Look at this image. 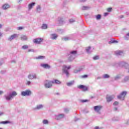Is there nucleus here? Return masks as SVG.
<instances>
[{"instance_id": "1", "label": "nucleus", "mask_w": 129, "mask_h": 129, "mask_svg": "<svg viewBox=\"0 0 129 129\" xmlns=\"http://www.w3.org/2000/svg\"><path fill=\"white\" fill-rule=\"evenodd\" d=\"M76 55H77V50L71 51L70 53L67 55L69 62H72V61H73L74 59H75Z\"/></svg>"}, {"instance_id": "2", "label": "nucleus", "mask_w": 129, "mask_h": 129, "mask_svg": "<svg viewBox=\"0 0 129 129\" xmlns=\"http://www.w3.org/2000/svg\"><path fill=\"white\" fill-rule=\"evenodd\" d=\"M18 95V93L17 92L13 91L12 92L7 93V95H5L4 97H5L6 100L10 101L12 100L14 97L17 96Z\"/></svg>"}, {"instance_id": "3", "label": "nucleus", "mask_w": 129, "mask_h": 129, "mask_svg": "<svg viewBox=\"0 0 129 129\" xmlns=\"http://www.w3.org/2000/svg\"><path fill=\"white\" fill-rule=\"evenodd\" d=\"M71 68V66L67 67V66H63L62 71L63 73H64V74L66 75V76L68 77L69 76V72H68V70Z\"/></svg>"}, {"instance_id": "4", "label": "nucleus", "mask_w": 129, "mask_h": 129, "mask_svg": "<svg viewBox=\"0 0 129 129\" xmlns=\"http://www.w3.org/2000/svg\"><path fill=\"white\" fill-rule=\"evenodd\" d=\"M32 94V92L29 90H27L25 91H22L21 92L22 96H30Z\"/></svg>"}, {"instance_id": "5", "label": "nucleus", "mask_w": 129, "mask_h": 129, "mask_svg": "<svg viewBox=\"0 0 129 129\" xmlns=\"http://www.w3.org/2000/svg\"><path fill=\"white\" fill-rule=\"evenodd\" d=\"M102 108V106H95L94 107V110L97 113H99L100 114V110H101V109Z\"/></svg>"}, {"instance_id": "6", "label": "nucleus", "mask_w": 129, "mask_h": 129, "mask_svg": "<svg viewBox=\"0 0 129 129\" xmlns=\"http://www.w3.org/2000/svg\"><path fill=\"white\" fill-rule=\"evenodd\" d=\"M52 82L49 81H46L45 82L44 86L46 88H51L52 87Z\"/></svg>"}, {"instance_id": "7", "label": "nucleus", "mask_w": 129, "mask_h": 129, "mask_svg": "<svg viewBox=\"0 0 129 129\" xmlns=\"http://www.w3.org/2000/svg\"><path fill=\"white\" fill-rule=\"evenodd\" d=\"M57 24H58L59 26H61V25H63L64 24V20L63 19V18L62 17H58L56 20Z\"/></svg>"}, {"instance_id": "8", "label": "nucleus", "mask_w": 129, "mask_h": 129, "mask_svg": "<svg viewBox=\"0 0 129 129\" xmlns=\"http://www.w3.org/2000/svg\"><path fill=\"white\" fill-rule=\"evenodd\" d=\"M18 37H19V35L14 34L11 35L10 37H9L8 38V40L10 41L11 42V41H12V40H15V39H17V38H18Z\"/></svg>"}, {"instance_id": "9", "label": "nucleus", "mask_w": 129, "mask_h": 129, "mask_svg": "<svg viewBox=\"0 0 129 129\" xmlns=\"http://www.w3.org/2000/svg\"><path fill=\"white\" fill-rule=\"evenodd\" d=\"M78 88L79 89H82V91H87V90H88V88H87V87H86V86L83 85L78 86Z\"/></svg>"}, {"instance_id": "10", "label": "nucleus", "mask_w": 129, "mask_h": 129, "mask_svg": "<svg viewBox=\"0 0 129 129\" xmlns=\"http://www.w3.org/2000/svg\"><path fill=\"white\" fill-rule=\"evenodd\" d=\"M126 94H127V92L126 91H123L119 95L117 96V98L118 99H121L122 96L125 97Z\"/></svg>"}, {"instance_id": "11", "label": "nucleus", "mask_w": 129, "mask_h": 129, "mask_svg": "<svg viewBox=\"0 0 129 129\" xmlns=\"http://www.w3.org/2000/svg\"><path fill=\"white\" fill-rule=\"evenodd\" d=\"M28 78L30 80L33 79H37V75H36V74H30L28 76Z\"/></svg>"}, {"instance_id": "12", "label": "nucleus", "mask_w": 129, "mask_h": 129, "mask_svg": "<svg viewBox=\"0 0 129 129\" xmlns=\"http://www.w3.org/2000/svg\"><path fill=\"white\" fill-rule=\"evenodd\" d=\"M40 66L44 69H50V68H51V66L47 63H41Z\"/></svg>"}, {"instance_id": "13", "label": "nucleus", "mask_w": 129, "mask_h": 129, "mask_svg": "<svg viewBox=\"0 0 129 129\" xmlns=\"http://www.w3.org/2000/svg\"><path fill=\"white\" fill-rule=\"evenodd\" d=\"M113 98H114V96L113 95L109 96L107 95L106 96L107 102H110V101H112Z\"/></svg>"}, {"instance_id": "14", "label": "nucleus", "mask_w": 129, "mask_h": 129, "mask_svg": "<svg viewBox=\"0 0 129 129\" xmlns=\"http://www.w3.org/2000/svg\"><path fill=\"white\" fill-rule=\"evenodd\" d=\"M65 115L64 114H59L55 115V119L57 120L59 119H61V118H64Z\"/></svg>"}, {"instance_id": "15", "label": "nucleus", "mask_w": 129, "mask_h": 129, "mask_svg": "<svg viewBox=\"0 0 129 129\" xmlns=\"http://www.w3.org/2000/svg\"><path fill=\"white\" fill-rule=\"evenodd\" d=\"M42 41H43V39L42 38H36L34 39L33 42L35 44H40Z\"/></svg>"}, {"instance_id": "16", "label": "nucleus", "mask_w": 129, "mask_h": 129, "mask_svg": "<svg viewBox=\"0 0 129 129\" xmlns=\"http://www.w3.org/2000/svg\"><path fill=\"white\" fill-rule=\"evenodd\" d=\"M43 107H44V105H43L42 104L37 105H36V106L35 108H34V110H40V109H42V108H43Z\"/></svg>"}, {"instance_id": "17", "label": "nucleus", "mask_w": 129, "mask_h": 129, "mask_svg": "<svg viewBox=\"0 0 129 129\" xmlns=\"http://www.w3.org/2000/svg\"><path fill=\"white\" fill-rule=\"evenodd\" d=\"M36 5L35 2H32L28 5V11H31L33 7Z\"/></svg>"}, {"instance_id": "18", "label": "nucleus", "mask_w": 129, "mask_h": 129, "mask_svg": "<svg viewBox=\"0 0 129 129\" xmlns=\"http://www.w3.org/2000/svg\"><path fill=\"white\" fill-rule=\"evenodd\" d=\"M84 69V67H80L78 69H76L74 71V73H78L79 72H80V71H82Z\"/></svg>"}, {"instance_id": "19", "label": "nucleus", "mask_w": 129, "mask_h": 129, "mask_svg": "<svg viewBox=\"0 0 129 129\" xmlns=\"http://www.w3.org/2000/svg\"><path fill=\"white\" fill-rule=\"evenodd\" d=\"M84 69V67H80L78 69H76L74 71V73H78L79 72H80V71H82Z\"/></svg>"}, {"instance_id": "20", "label": "nucleus", "mask_w": 129, "mask_h": 129, "mask_svg": "<svg viewBox=\"0 0 129 129\" xmlns=\"http://www.w3.org/2000/svg\"><path fill=\"white\" fill-rule=\"evenodd\" d=\"M115 54L117 56H122L123 55V52L122 51L117 50L115 51Z\"/></svg>"}, {"instance_id": "21", "label": "nucleus", "mask_w": 129, "mask_h": 129, "mask_svg": "<svg viewBox=\"0 0 129 129\" xmlns=\"http://www.w3.org/2000/svg\"><path fill=\"white\" fill-rule=\"evenodd\" d=\"M10 8H11V6L8 4H5L2 6L3 10H8V9H10Z\"/></svg>"}, {"instance_id": "22", "label": "nucleus", "mask_w": 129, "mask_h": 129, "mask_svg": "<svg viewBox=\"0 0 129 129\" xmlns=\"http://www.w3.org/2000/svg\"><path fill=\"white\" fill-rule=\"evenodd\" d=\"M58 38V35L56 34H51L50 35V39L51 40H56Z\"/></svg>"}, {"instance_id": "23", "label": "nucleus", "mask_w": 129, "mask_h": 129, "mask_svg": "<svg viewBox=\"0 0 129 129\" xmlns=\"http://www.w3.org/2000/svg\"><path fill=\"white\" fill-rule=\"evenodd\" d=\"M46 58V56H43V55H39L38 56H37L35 58L36 60H43V59H45Z\"/></svg>"}, {"instance_id": "24", "label": "nucleus", "mask_w": 129, "mask_h": 129, "mask_svg": "<svg viewBox=\"0 0 129 129\" xmlns=\"http://www.w3.org/2000/svg\"><path fill=\"white\" fill-rule=\"evenodd\" d=\"M21 40L22 41H27L28 40V36L27 35H21Z\"/></svg>"}, {"instance_id": "25", "label": "nucleus", "mask_w": 129, "mask_h": 129, "mask_svg": "<svg viewBox=\"0 0 129 129\" xmlns=\"http://www.w3.org/2000/svg\"><path fill=\"white\" fill-rule=\"evenodd\" d=\"M51 82L55 84H61V82L58 80H53Z\"/></svg>"}, {"instance_id": "26", "label": "nucleus", "mask_w": 129, "mask_h": 129, "mask_svg": "<svg viewBox=\"0 0 129 129\" xmlns=\"http://www.w3.org/2000/svg\"><path fill=\"white\" fill-rule=\"evenodd\" d=\"M126 65H127V64H126L125 62H120L119 63V66L120 67H125V66H126Z\"/></svg>"}, {"instance_id": "27", "label": "nucleus", "mask_w": 129, "mask_h": 129, "mask_svg": "<svg viewBox=\"0 0 129 129\" xmlns=\"http://www.w3.org/2000/svg\"><path fill=\"white\" fill-rule=\"evenodd\" d=\"M120 78H121V77L120 76V75H117L114 77V80H115V81H117V80H119Z\"/></svg>"}, {"instance_id": "28", "label": "nucleus", "mask_w": 129, "mask_h": 129, "mask_svg": "<svg viewBox=\"0 0 129 129\" xmlns=\"http://www.w3.org/2000/svg\"><path fill=\"white\" fill-rule=\"evenodd\" d=\"M74 81H72L69 83H67V85L69 87L72 86V85H74Z\"/></svg>"}, {"instance_id": "29", "label": "nucleus", "mask_w": 129, "mask_h": 129, "mask_svg": "<svg viewBox=\"0 0 129 129\" xmlns=\"http://www.w3.org/2000/svg\"><path fill=\"white\" fill-rule=\"evenodd\" d=\"M90 9V7H88V6H83L82 7V10L83 11H87L88 10H89Z\"/></svg>"}, {"instance_id": "30", "label": "nucleus", "mask_w": 129, "mask_h": 129, "mask_svg": "<svg viewBox=\"0 0 129 129\" xmlns=\"http://www.w3.org/2000/svg\"><path fill=\"white\" fill-rule=\"evenodd\" d=\"M41 29H42V30H46L48 29V25H47V24H42V26H41Z\"/></svg>"}, {"instance_id": "31", "label": "nucleus", "mask_w": 129, "mask_h": 129, "mask_svg": "<svg viewBox=\"0 0 129 129\" xmlns=\"http://www.w3.org/2000/svg\"><path fill=\"white\" fill-rule=\"evenodd\" d=\"M124 39L126 41H128V40H129V32L126 34V35L124 37Z\"/></svg>"}, {"instance_id": "32", "label": "nucleus", "mask_w": 129, "mask_h": 129, "mask_svg": "<svg viewBox=\"0 0 129 129\" xmlns=\"http://www.w3.org/2000/svg\"><path fill=\"white\" fill-rule=\"evenodd\" d=\"M102 77L104 79H107L109 78V77H110V76L109 75L104 74L103 75Z\"/></svg>"}, {"instance_id": "33", "label": "nucleus", "mask_w": 129, "mask_h": 129, "mask_svg": "<svg viewBox=\"0 0 129 129\" xmlns=\"http://www.w3.org/2000/svg\"><path fill=\"white\" fill-rule=\"evenodd\" d=\"M36 12L37 13H41V6L38 5L36 8Z\"/></svg>"}, {"instance_id": "34", "label": "nucleus", "mask_w": 129, "mask_h": 129, "mask_svg": "<svg viewBox=\"0 0 129 129\" xmlns=\"http://www.w3.org/2000/svg\"><path fill=\"white\" fill-rule=\"evenodd\" d=\"M118 43V41H117V40H111L109 42V44H114V43Z\"/></svg>"}, {"instance_id": "35", "label": "nucleus", "mask_w": 129, "mask_h": 129, "mask_svg": "<svg viewBox=\"0 0 129 129\" xmlns=\"http://www.w3.org/2000/svg\"><path fill=\"white\" fill-rule=\"evenodd\" d=\"M91 49V47H90V46H89V47H86V52L88 53V54H89L90 53V49Z\"/></svg>"}, {"instance_id": "36", "label": "nucleus", "mask_w": 129, "mask_h": 129, "mask_svg": "<svg viewBox=\"0 0 129 129\" xmlns=\"http://www.w3.org/2000/svg\"><path fill=\"white\" fill-rule=\"evenodd\" d=\"M96 19L97 21H99L101 19V15L98 14V15L96 16Z\"/></svg>"}, {"instance_id": "37", "label": "nucleus", "mask_w": 129, "mask_h": 129, "mask_svg": "<svg viewBox=\"0 0 129 129\" xmlns=\"http://www.w3.org/2000/svg\"><path fill=\"white\" fill-rule=\"evenodd\" d=\"M129 80V76H126L124 77L123 81H124V82H126L127 81H128Z\"/></svg>"}, {"instance_id": "38", "label": "nucleus", "mask_w": 129, "mask_h": 129, "mask_svg": "<svg viewBox=\"0 0 129 129\" xmlns=\"http://www.w3.org/2000/svg\"><path fill=\"white\" fill-rule=\"evenodd\" d=\"M9 122H10L9 121H3L0 122V123L2 124H7V123H9Z\"/></svg>"}, {"instance_id": "39", "label": "nucleus", "mask_w": 129, "mask_h": 129, "mask_svg": "<svg viewBox=\"0 0 129 129\" xmlns=\"http://www.w3.org/2000/svg\"><path fill=\"white\" fill-rule=\"evenodd\" d=\"M93 60H99V55H95L93 57Z\"/></svg>"}, {"instance_id": "40", "label": "nucleus", "mask_w": 129, "mask_h": 129, "mask_svg": "<svg viewBox=\"0 0 129 129\" xmlns=\"http://www.w3.org/2000/svg\"><path fill=\"white\" fill-rule=\"evenodd\" d=\"M28 48H29V46L27 45H23L22 47V49H23V50H26V49H28Z\"/></svg>"}, {"instance_id": "41", "label": "nucleus", "mask_w": 129, "mask_h": 129, "mask_svg": "<svg viewBox=\"0 0 129 129\" xmlns=\"http://www.w3.org/2000/svg\"><path fill=\"white\" fill-rule=\"evenodd\" d=\"M43 124H48V123H49V121L48 120L44 119L43 120Z\"/></svg>"}, {"instance_id": "42", "label": "nucleus", "mask_w": 129, "mask_h": 129, "mask_svg": "<svg viewBox=\"0 0 129 129\" xmlns=\"http://www.w3.org/2000/svg\"><path fill=\"white\" fill-rule=\"evenodd\" d=\"M88 100H80V102L82 103H84V102H88Z\"/></svg>"}, {"instance_id": "43", "label": "nucleus", "mask_w": 129, "mask_h": 129, "mask_svg": "<svg viewBox=\"0 0 129 129\" xmlns=\"http://www.w3.org/2000/svg\"><path fill=\"white\" fill-rule=\"evenodd\" d=\"M64 41H69V40H71V38H70L69 37H65L64 38Z\"/></svg>"}, {"instance_id": "44", "label": "nucleus", "mask_w": 129, "mask_h": 129, "mask_svg": "<svg viewBox=\"0 0 129 129\" xmlns=\"http://www.w3.org/2000/svg\"><path fill=\"white\" fill-rule=\"evenodd\" d=\"M107 12H108V13H110V12H111V11H112V8H107Z\"/></svg>"}, {"instance_id": "45", "label": "nucleus", "mask_w": 129, "mask_h": 129, "mask_svg": "<svg viewBox=\"0 0 129 129\" xmlns=\"http://www.w3.org/2000/svg\"><path fill=\"white\" fill-rule=\"evenodd\" d=\"M64 112H66V113H68V112H69V109L65 108L64 109Z\"/></svg>"}, {"instance_id": "46", "label": "nucleus", "mask_w": 129, "mask_h": 129, "mask_svg": "<svg viewBox=\"0 0 129 129\" xmlns=\"http://www.w3.org/2000/svg\"><path fill=\"white\" fill-rule=\"evenodd\" d=\"M69 22L70 23H74L75 22V20L71 19L69 20Z\"/></svg>"}, {"instance_id": "47", "label": "nucleus", "mask_w": 129, "mask_h": 129, "mask_svg": "<svg viewBox=\"0 0 129 129\" xmlns=\"http://www.w3.org/2000/svg\"><path fill=\"white\" fill-rule=\"evenodd\" d=\"M88 77V75H84V76H82V78H87Z\"/></svg>"}, {"instance_id": "48", "label": "nucleus", "mask_w": 129, "mask_h": 129, "mask_svg": "<svg viewBox=\"0 0 129 129\" xmlns=\"http://www.w3.org/2000/svg\"><path fill=\"white\" fill-rule=\"evenodd\" d=\"M31 85V81H27V83H26V85H28V86H30Z\"/></svg>"}, {"instance_id": "49", "label": "nucleus", "mask_w": 129, "mask_h": 129, "mask_svg": "<svg viewBox=\"0 0 129 129\" xmlns=\"http://www.w3.org/2000/svg\"><path fill=\"white\" fill-rule=\"evenodd\" d=\"M113 105H118V102H117V101L114 102L113 103Z\"/></svg>"}, {"instance_id": "50", "label": "nucleus", "mask_w": 129, "mask_h": 129, "mask_svg": "<svg viewBox=\"0 0 129 129\" xmlns=\"http://www.w3.org/2000/svg\"><path fill=\"white\" fill-rule=\"evenodd\" d=\"M112 120H114V121H117V120H118V119H117L115 117H114L112 118Z\"/></svg>"}, {"instance_id": "51", "label": "nucleus", "mask_w": 129, "mask_h": 129, "mask_svg": "<svg viewBox=\"0 0 129 129\" xmlns=\"http://www.w3.org/2000/svg\"><path fill=\"white\" fill-rule=\"evenodd\" d=\"M23 29H24V28H23L22 27H19L18 28V30H23Z\"/></svg>"}, {"instance_id": "52", "label": "nucleus", "mask_w": 129, "mask_h": 129, "mask_svg": "<svg viewBox=\"0 0 129 129\" xmlns=\"http://www.w3.org/2000/svg\"><path fill=\"white\" fill-rule=\"evenodd\" d=\"M28 52H35L34 49H29Z\"/></svg>"}, {"instance_id": "53", "label": "nucleus", "mask_w": 129, "mask_h": 129, "mask_svg": "<svg viewBox=\"0 0 129 129\" xmlns=\"http://www.w3.org/2000/svg\"><path fill=\"white\" fill-rule=\"evenodd\" d=\"M5 113L4 112H0V116H2V115H4Z\"/></svg>"}, {"instance_id": "54", "label": "nucleus", "mask_w": 129, "mask_h": 129, "mask_svg": "<svg viewBox=\"0 0 129 129\" xmlns=\"http://www.w3.org/2000/svg\"><path fill=\"white\" fill-rule=\"evenodd\" d=\"M2 64H4V61L0 60V66H2Z\"/></svg>"}, {"instance_id": "55", "label": "nucleus", "mask_w": 129, "mask_h": 129, "mask_svg": "<svg viewBox=\"0 0 129 129\" xmlns=\"http://www.w3.org/2000/svg\"><path fill=\"white\" fill-rule=\"evenodd\" d=\"M94 129H101V128H100V127L99 126H95L94 127Z\"/></svg>"}, {"instance_id": "56", "label": "nucleus", "mask_w": 129, "mask_h": 129, "mask_svg": "<svg viewBox=\"0 0 129 129\" xmlns=\"http://www.w3.org/2000/svg\"><path fill=\"white\" fill-rule=\"evenodd\" d=\"M104 16L105 17H106V16H108V13H105L104 14Z\"/></svg>"}, {"instance_id": "57", "label": "nucleus", "mask_w": 129, "mask_h": 129, "mask_svg": "<svg viewBox=\"0 0 129 129\" xmlns=\"http://www.w3.org/2000/svg\"><path fill=\"white\" fill-rule=\"evenodd\" d=\"M80 2L81 3H84L85 2H86V0H80Z\"/></svg>"}, {"instance_id": "58", "label": "nucleus", "mask_w": 129, "mask_h": 129, "mask_svg": "<svg viewBox=\"0 0 129 129\" xmlns=\"http://www.w3.org/2000/svg\"><path fill=\"white\" fill-rule=\"evenodd\" d=\"M4 94V91H0V95H2V94Z\"/></svg>"}, {"instance_id": "59", "label": "nucleus", "mask_w": 129, "mask_h": 129, "mask_svg": "<svg viewBox=\"0 0 129 129\" xmlns=\"http://www.w3.org/2000/svg\"><path fill=\"white\" fill-rule=\"evenodd\" d=\"M77 120H79V118H76L75 119V121H77Z\"/></svg>"}, {"instance_id": "60", "label": "nucleus", "mask_w": 129, "mask_h": 129, "mask_svg": "<svg viewBox=\"0 0 129 129\" xmlns=\"http://www.w3.org/2000/svg\"><path fill=\"white\" fill-rule=\"evenodd\" d=\"M11 62L12 63H16V60H12Z\"/></svg>"}, {"instance_id": "61", "label": "nucleus", "mask_w": 129, "mask_h": 129, "mask_svg": "<svg viewBox=\"0 0 129 129\" xmlns=\"http://www.w3.org/2000/svg\"><path fill=\"white\" fill-rule=\"evenodd\" d=\"M120 19H122L123 18V15H121L119 16Z\"/></svg>"}, {"instance_id": "62", "label": "nucleus", "mask_w": 129, "mask_h": 129, "mask_svg": "<svg viewBox=\"0 0 129 129\" xmlns=\"http://www.w3.org/2000/svg\"><path fill=\"white\" fill-rule=\"evenodd\" d=\"M114 111H116L117 110V108L116 107L114 108Z\"/></svg>"}, {"instance_id": "63", "label": "nucleus", "mask_w": 129, "mask_h": 129, "mask_svg": "<svg viewBox=\"0 0 129 129\" xmlns=\"http://www.w3.org/2000/svg\"><path fill=\"white\" fill-rule=\"evenodd\" d=\"M2 74H4V73H6V71H1Z\"/></svg>"}, {"instance_id": "64", "label": "nucleus", "mask_w": 129, "mask_h": 129, "mask_svg": "<svg viewBox=\"0 0 129 129\" xmlns=\"http://www.w3.org/2000/svg\"><path fill=\"white\" fill-rule=\"evenodd\" d=\"M3 36V33L0 32V37H2Z\"/></svg>"}]
</instances>
